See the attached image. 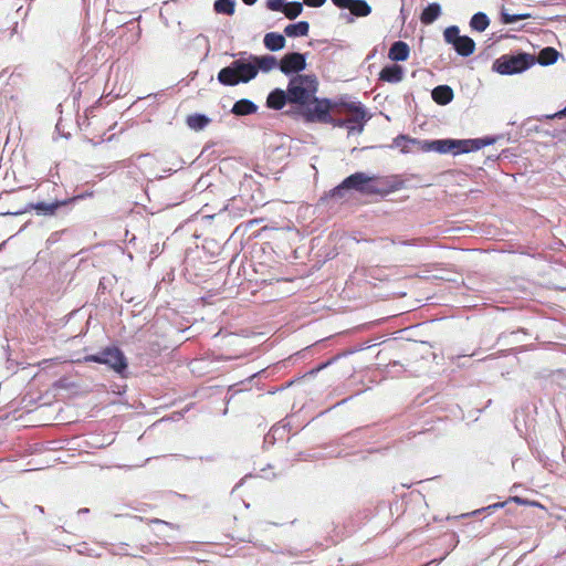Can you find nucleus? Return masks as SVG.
I'll list each match as a JSON object with an SVG mask.
<instances>
[{"instance_id":"obj_1","label":"nucleus","mask_w":566,"mask_h":566,"mask_svg":"<svg viewBox=\"0 0 566 566\" xmlns=\"http://www.w3.org/2000/svg\"><path fill=\"white\" fill-rule=\"evenodd\" d=\"M317 87L315 75L292 76L287 84L291 107L286 114L305 123L318 122V97L315 96Z\"/></svg>"},{"instance_id":"obj_2","label":"nucleus","mask_w":566,"mask_h":566,"mask_svg":"<svg viewBox=\"0 0 566 566\" xmlns=\"http://www.w3.org/2000/svg\"><path fill=\"white\" fill-rule=\"evenodd\" d=\"M345 107L352 114L349 118H336L339 113V107L328 98H321V123H331L334 126L346 127L348 133L357 132L358 134L364 129L366 113L360 105L346 104Z\"/></svg>"},{"instance_id":"obj_3","label":"nucleus","mask_w":566,"mask_h":566,"mask_svg":"<svg viewBox=\"0 0 566 566\" xmlns=\"http://www.w3.org/2000/svg\"><path fill=\"white\" fill-rule=\"evenodd\" d=\"M253 61L254 54L240 52L238 59L233 60L228 66L222 67L218 72V82L224 86L249 83L258 75V69L254 66Z\"/></svg>"},{"instance_id":"obj_4","label":"nucleus","mask_w":566,"mask_h":566,"mask_svg":"<svg viewBox=\"0 0 566 566\" xmlns=\"http://www.w3.org/2000/svg\"><path fill=\"white\" fill-rule=\"evenodd\" d=\"M87 363H97L107 365L120 377L126 376L127 371V358L122 349L116 346H109L96 354L87 355L84 357Z\"/></svg>"},{"instance_id":"obj_5","label":"nucleus","mask_w":566,"mask_h":566,"mask_svg":"<svg viewBox=\"0 0 566 566\" xmlns=\"http://www.w3.org/2000/svg\"><path fill=\"white\" fill-rule=\"evenodd\" d=\"M376 177L368 176L365 172H355L343 180V182L333 189L332 196H343V192L349 189L356 190L364 195L378 193V188L374 185Z\"/></svg>"},{"instance_id":"obj_6","label":"nucleus","mask_w":566,"mask_h":566,"mask_svg":"<svg viewBox=\"0 0 566 566\" xmlns=\"http://www.w3.org/2000/svg\"><path fill=\"white\" fill-rule=\"evenodd\" d=\"M535 64V56L527 53H520L517 55H503L497 59L493 69L504 75L517 74L526 71Z\"/></svg>"},{"instance_id":"obj_7","label":"nucleus","mask_w":566,"mask_h":566,"mask_svg":"<svg viewBox=\"0 0 566 566\" xmlns=\"http://www.w3.org/2000/svg\"><path fill=\"white\" fill-rule=\"evenodd\" d=\"M84 197H85V195H78V196H74V197H71V198H67L64 200H54L51 202H45V201H40L36 203L30 202L24 207V209L15 211V212H7L6 214L19 216L24 212L35 210L38 216L53 217V216H56L61 209L69 207L70 205L83 199Z\"/></svg>"},{"instance_id":"obj_8","label":"nucleus","mask_w":566,"mask_h":566,"mask_svg":"<svg viewBox=\"0 0 566 566\" xmlns=\"http://www.w3.org/2000/svg\"><path fill=\"white\" fill-rule=\"evenodd\" d=\"M465 139H436V140H421L419 142V148L422 151H436L439 154H467Z\"/></svg>"},{"instance_id":"obj_9","label":"nucleus","mask_w":566,"mask_h":566,"mask_svg":"<svg viewBox=\"0 0 566 566\" xmlns=\"http://www.w3.org/2000/svg\"><path fill=\"white\" fill-rule=\"evenodd\" d=\"M306 67V55L300 52H289L279 61V70L290 76L301 75Z\"/></svg>"},{"instance_id":"obj_10","label":"nucleus","mask_w":566,"mask_h":566,"mask_svg":"<svg viewBox=\"0 0 566 566\" xmlns=\"http://www.w3.org/2000/svg\"><path fill=\"white\" fill-rule=\"evenodd\" d=\"M286 104H290V94L287 88L285 91L282 88H274L266 97V106L271 109L280 111Z\"/></svg>"},{"instance_id":"obj_11","label":"nucleus","mask_w":566,"mask_h":566,"mask_svg":"<svg viewBox=\"0 0 566 566\" xmlns=\"http://www.w3.org/2000/svg\"><path fill=\"white\" fill-rule=\"evenodd\" d=\"M379 78L389 83H399L403 78V67L398 64L387 65L380 71Z\"/></svg>"},{"instance_id":"obj_12","label":"nucleus","mask_w":566,"mask_h":566,"mask_svg":"<svg viewBox=\"0 0 566 566\" xmlns=\"http://www.w3.org/2000/svg\"><path fill=\"white\" fill-rule=\"evenodd\" d=\"M409 53L410 49L406 42L396 41L389 49L388 57L395 62L406 61L409 57Z\"/></svg>"},{"instance_id":"obj_13","label":"nucleus","mask_w":566,"mask_h":566,"mask_svg":"<svg viewBox=\"0 0 566 566\" xmlns=\"http://www.w3.org/2000/svg\"><path fill=\"white\" fill-rule=\"evenodd\" d=\"M254 66L258 69V73H268L275 67H279V61L274 55H254Z\"/></svg>"},{"instance_id":"obj_14","label":"nucleus","mask_w":566,"mask_h":566,"mask_svg":"<svg viewBox=\"0 0 566 566\" xmlns=\"http://www.w3.org/2000/svg\"><path fill=\"white\" fill-rule=\"evenodd\" d=\"M432 99L439 105H447L453 99V90L449 85H439L432 90Z\"/></svg>"},{"instance_id":"obj_15","label":"nucleus","mask_w":566,"mask_h":566,"mask_svg":"<svg viewBox=\"0 0 566 566\" xmlns=\"http://www.w3.org/2000/svg\"><path fill=\"white\" fill-rule=\"evenodd\" d=\"M256 111H258V105L254 102H252L248 98H242V99L237 101L233 104L231 113L234 114L235 116H245V115L254 114V113H256Z\"/></svg>"},{"instance_id":"obj_16","label":"nucleus","mask_w":566,"mask_h":566,"mask_svg":"<svg viewBox=\"0 0 566 566\" xmlns=\"http://www.w3.org/2000/svg\"><path fill=\"white\" fill-rule=\"evenodd\" d=\"M263 43L268 50L276 52L285 46L286 40L281 33L269 32L264 35Z\"/></svg>"},{"instance_id":"obj_17","label":"nucleus","mask_w":566,"mask_h":566,"mask_svg":"<svg viewBox=\"0 0 566 566\" xmlns=\"http://www.w3.org/2000/svg\"><path fill=\"white\" fill-rule=\"evenodd\" d=\"M453 48L458 54L469 56L475 50V42L468 35H461L457 43H453Z\"/></svg>"},{"instance_id":"obj_18","label":"nucleus","mask_w":566,"mask_h":566,"mask_svg":"<svg viewBox=\"0 0 566 566\" xmlns=\"http://www.w3.org/2000/svg\"><path fill=\"white\" fill-rule=\"evenodd\" d=\"M559 56V52L552 48L546 46L543 50L539 51L535 62L537 61L541 65L547 66L554 64Z\"/></svg>"},{"instance_id":"obj_19","label":"nucleus","mask_w":566,"mask_h":566,"mask_svg":"<svg viewBox=\"0 0 566 566\" xmlns=\"http://www.w3.org/2000/svg\"><path fill=\"white\" fill-rule=\"evenodd\" d=\"M441 14V7L439 3H430L428 7H426L420 15V21L423 24H431L433 23Z\"/></svg>"},{"instance_id":"obj_20","label":"nucleus","mask_w":566,"mask_h":566,"mask_svg":"<svg viewBox=\"0 0 566 566\" xmlns=\"http://www.w3.org/2000/svg\"><path fill=\"white\" fill-rule=\"evenodd\" d=\"M308 23L306 21H298L285 27L284 33L290 38L304 36L308 33Z\"/></svg>"},{"instance_id":"obj_21","label":"nucleus","mask_w":566,"mask_h":566,"mask_svg":"<svg viewBox=\"0 0 566 566\" xmlns=\"http://www.w3.org/2000/svg\"><path fill=\"white\" fill-rule=\"evenodd\" d=\"M189 128L193 130H202L209 123L210 118L203 114H192L186 120Z\"/></svg>"},{"instance_id":"obj_22","label":"nucleus","mask_w":566,"mask_h":566,"mask_svg":"<svg viewBox=\"0 0 566 566\" xmlns=\"http://www.w3.org/2000/svg\"><path fill=\"white\" fill-rule=\"evenodd\" d=\"M213 9L217 13L232 15L235 11V0H216Z\"/></svg>"},{"instance_id":"obj_23","label":"nucleus","mask_w":566,"mask_h":566,"mask_svg":"<svg viewBox=\"0 0 566 566\" xmlns=\"http://www.w3.org/2000/svg\"><path fill=\"white\" fill-rule=\"evenodd\" d=\"M490 24L488 15L483 12L473 14L470 21V27L479 32H483Z\"/></svg>"},{"instance_id":"obj_24","label":"nucleus","mask_w":566,"mask_h":566,"mask_svg":"<svg viewBox=\"0 0 566 566\" xmlns=\"http://www.w3.org/2000/svg\"><path fill=\"white\" fill-rule=\"evenodd\" d=\"M349 10L356 17H367L371 12L370 6L365 0H354Z\"/></svg>"},{"instance_id":"obj_25","label":"nucleus","mask_w":566,"mask_h":566,"mask_svg":"<svg viewBox=\"0 0 566 566\" xmlns=\"http://www.w3.org/2000/svg\"><path fill=\"white\" fill-rule=\"evenodd\" d=\"M303 10V4L301 2L294 1L290 3H284L282 9V13L291 20L296 19Z\"/></svg>"},{"instance_id":"obj_26","label":"nucleus","mask_w":566,"mask_h":566,"mask_svg":"<svg viewBox=\"0 0 566 566\" xmlns=\"http://www.w3.org/2000/svg\"><path fill=\"white\" fill-rule=\"evenodd\" d=\"M494 142H495V139L492 137L465 139V143H468L467 148H469V153L479 150V149L483 148L484 146L493 144Z\"/></svg>"},{"instance_id":"obj_27","label":"nucleus","mask_w":566,"mask_h":566,"mask_svg":"<svg viewBox=\"0 0 566 566\" xmlns=\"http://www.w3.org/2000/svg\"><path fill=\"white\" fill-rule=\"evenodd\" d=\"M530 17H531V14H528V13L510 14L504 9L501 12V20L505 24H512L520 20L528 19Z\"/></svg>"},{"instance_id":"obj_28","label":"nucleus","mask_w":566,"mask_h":566,"mask_svg":"<svg viewBox=\"0 0 566 566\" xmlns=\"http://www.w3.org/2000/svg\"><path fill=\"white\" fill-rule=\"evenodd\" d=\"M444 41L449 44L457 43L460 35V30L457 25L448 27L443 32Z\"/></svg>"},{"instance_id":"obj_29","label":"nucleus","mask_w":566,"mask_h":566,"mask_svg":"<svg viewBox=\"0 0 566 566\" xmlns=\"http://www.w3.org/2000/svg\"><path fill=\"white\" fill-rule=\"evenodd\" d=\"M419 142L420 140H417V139H411V138H408L407 136L405 135H399L398 137H396L394 139V144L395 146L397 147H401V150L403 153H407L408 150L406 149V145L405 143H412V144H417L419 146Z\"/></svg>"},{"instance_id":"obj_30","label":"nucleus","mask_w":566,"mask_h":566,"mask_svg":"<svg viewBox=\"0 0 566 566\" xmlns=\"http://www.w3.org/2000/svg\"><path fill=\"white\" fill-rule=\"evenodd\" d=\"M285 0H268L266 8L271 11H282Z\"/></svg>"},{"instance_id":"obj_31","label":"nucleus","mask_w":566,"mask_h":566,"mask_svg":"<svg viewBox=\"0 0 566 566\" xmlns=\"http://www.w3.org/2000/svg\"><path fill=\"white\" fill-rule=\"evenodd\" d=\"M505 505V502H497V503H494V504H491V505H488L486 507H483V509H480V510H475L473 511L471 514L472 515H478L479 513L481 512H484V511H493V510H496V509H501Z\"/></svg>"},{"instance_id":"obj_32","label":"nucleus","mask_w":566,"mask_h":566,"mask_svg":"<svg viewBox=\"0 0 566 566\" xmlns=\"http://www.w3.org/2000/svg\"><path fill=\"white\" fill-rule=\"evenodd\" d=\"M279 430V428H272L271 431L264 437V443H273L275 440V433Z\"/></svg>"},{"instance_id":"obj_33","label":"nucleus","mask_w":566,"mask_h":566,"mask_svg":"<svg viewBox=\"0 0 566 566\" xmlns=\"http://www.w3.org/2000/svg\"><path fill=\"white\" fill-rule=\"evenodd\" d=\"M336 7L349 9L354 0H332Z\"/></svg>"},{"instance_id":"obj_34","label":"nucleus","mask_w":566,"mask_h":566,"mask_svg":"<svg viewBox=\"0 0 566 566\" xmlns=\"http://www.w3.org/2000/svg\"><path fill=\"white\" fill-rule=\"evenodd\" d=\"M552 117L553 118H555V117L556 118H564V117H566V106L562 111H559L556 114H554Z\"/></svg>"},{"instance_id":"obj_35","label":"nucleus","mask_w":566,"mask_h":566,"mask_svg":"<svg viewBox=\"0 0 566 566\" xmlns=\"http://www.w3.org/2000/svg\"><path fill=\"white\" fill-rule=\"evenodd\" d=\"M201 461H209V462H212L216 460V458L213 455H208V457H200L199 458Z\"/></svg>"},{"instance_id":"obj_36","label":"nucleus","mask_w":566,"mask_h":566,"mask_svg":"<svg viewBox=\"0 0 566 566\" xmlns=\"http://www.w3.org/2000/svg\"><path fill=\"white\" fill-rule=\"evenodd\" d=\"M512 501L516 502V503H524V500H522L521 497L518 496H514V497H511Z\"/></svg>"},{"instance_id":"obj_37","label":"nucleus","mask_w":566,"mask_h":566,"mask_svg":"<svg viewBox=\"0 0 566 566\" xmlns=\"http://www.w3.org/2000/svg\"><path fill=\"white\" fill-rule=\"evenodd\" d=\"M245 4L248 6H252L258 0H242Z\"/></svg>"},{"instance_id":"obj_38","label":"nucleus","mask_w":566,"mask_h":566,"mask_svg":"<svg viewBox=\"0 0 566 566\" xmlns=\"http://www.w3.org/2000/svg\"><path fill=\"white\" fill-rule=\"evenodd\" d=\"M329 364H331V360H328L326 363H321V365H319L321 370L324 369Z\"/></svg>"},{"instance_id":"obj_39","label":"nucleus","mask_w":566,"mask_h":566,"mask_svg":"<svg viewBox=\"0 0 566 566\" xmlns=\"http://www.w3.org/2000/svg\"><path fill=\"white\" fill-rule=\"evenodd\" d=\"M88 511H90L88 509H81V510H78V514H82V513L86 514V513H88Z\"/></svg>"},{"instance_id":"obj_40","label":"nucleus","mask_w":566,"mask_h":566,"mask_svg":"<svg viewBox=\"0 0 566 566\" xmlns=\"http://www.w3.org/2000/svg\"><path fill=\"white\" fill-rule=\"evenodd\" d=\"M318 370V367H315V368H312V370L308 373L310 375H313L314 373H316Z\"/></svg>"},{"instance_id":"obj_41","label":"nucleus","mask_w":566,"mask_h":566,"mask_svg":"<svg viewBox=\"0 0 566 566\" xmlns=\"http://www.w3.org/2000/svg\"><path fill=\"white\" fill-rule=\"evenodd\" d=\"M312 6H318V0H311Z\"/></svg>"},{"instance_id":"obj_42","label":"nucleus","mask_w":566,"mask_h":566,"mask_svg":"<svg viewBox=\"0 0 566 566\" xmlns=\"http://www.w3.org/2000/svg\"><path fill=\"white\" fill-rule=\"evenodd\" d=\"M298 459L297 460H306V458H303V453H298Z\"/></svg>"},{"instance_id":"obj_43","label":"nucleus","mask_w":566,"mask_h":566,"mask_svg":"<svg viewBox=\"0 0 566 566\" xmlns=\"http://www.w3.org/2000/svg\"><path fill=\"white\" fill-rule=\"evenodd\" d=\"M38 509V512H43V507L42 506H36Z\"/></svg>"},{"instance_id":"obj_44","label":"nucleus","mask_w":566,"mask_h":566,"mask_svg":"<svg viewBox=\"0 0 566 566\" xmlns=\"http://www.w3.org/2000/svg\"><path fill=\"white\" fill-rule=\"evenodd\" d=\"M154 522H155V523H158V524H159V523H164V522H163V521H160V520H155Z\"/></svg>"},{"instance_id":"obj_45","label":"nucleus","mask_w":566,"mask_h":566,"mask_svg":"<svg viewBox=\"0 0 566 566\" xmlns=\"http://www.w3.org/2000/svg\"><path fill=\"white\" fill-rule=\"evenodd\" d=\"M182 458H185L186 460H190L191 458L190 457H186V455H181Z\"/></svg>"},{"instance_id":"obj_46","label":"nucleus","mask_w":566,"mask_h":566,"mask_svg":"<svg viewBox=\"0 0 566 566\" xmlns=\"http://www.w3.org/2000/svg\"><path fill=\"white\" fill-rule=\"evenodd\" d=\"M326 2V0H321V6H323Z\"/></svg>"}]
</instances>
